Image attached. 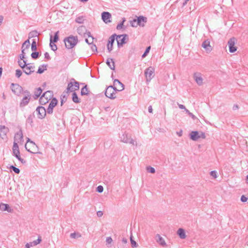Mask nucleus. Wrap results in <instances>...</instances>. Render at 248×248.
Here are the masks:
<instances>
[{"label": "nucleus", "instance_id": "nucleus-20", "mask_svg": "<svg viewBox=\"0 0 248 248\" xmlns=\"http://www.w3.org/2000/svg\"><path fill=\"white\" fill-rule=\"evenodd\" d=\"M23 140V135L21 129L18 132L16 133L14 137V141L19 142Z\"/></svg>", "mask_w": 248, "mask_h": 248}, {"label": "nucleus", "instance_id": "nucleus-4", "mask_svg": "<svg viewBox=\"0 0 248 248\" xmlns=\"http://www.w3.org/2000/svg\"><path fill=\"white\" fill-rule=\"evenodd\" d=\"M117 47L120 48L126 44L129 40V37L127 34H123L117 35L116 34V39Z\"/></svg>", "mask_w": 248, "mask_h": 248}, {"label": "nucleus", "instance_id": "nucleus-8", "mask_svg": "<svg viewBox=\"0 0 248 248\" xmlns=\"http://www.w3.org/2000/svg\"><path fill=\"white\" fill-rule=\"evenodd\" d=\"M36 111L38 118L40 119H44L46 114L47 111L44 107L42 106H38L36 108Z\"/></svg>", "mask_w": 248, "mask_h": 248}, {"label": "nucleus", "instance_id": "nucleus-43", "mask_svg": "<svg viewBox=\"0 0 248 248\" xmlns=\"http://www.w3.org/2000/svg\"><path fill=\"white\" fill-rule=\"evenodd\" d=\"M150 49H151V46H148L146 47L143 54L141 56L142 58H144L146 57L148 55Z\"/></svg>", "mask_w": 248, "mask_h": 248}, {"label": "nucleus", "instance_id": "nucleus-58", "mask_svg": "<svg viewBox=\"0 0 248 248\" xmlns=\"http://www.w3.org/2000/svg\"><path fill=\"white\" fill-rule=\"evenodd\" d=\"M199 136H200V138H202L203 139H204L206 138L205 133L202 131H199Z\"/></svg>", "mask_w": 248, "mask_h": 248}, {"label": "nucleus", "instance_id": "nucleus-51", "mask_svg": "<svg viewBox=\"0 0 248 248\" xmlns=\"http://www.w3.org/2000/svg\"><path fill=\"white\" fill-rule=\"evenodd\" d=\"M31 63L27 62V60H24L23 63L20 66V67L23 70V72L25 70L28 65H30Z\"/></svg>", "mask_w": 248, "mask_h": 248}, {"label": "nucleus", "instance_id": "nucleus-50", "mask_svg": "<svg viewBox=\"0 0 248 248\" xmlns=\"http://www.w3.org/2000/svg\"><path fill=\"white\" fill-rule=\"evenodd\" d=\"M49 46L53 51H56L58 49L57 45L54 43H51V42H49Z\"/></svg>", "mask_w": 248, "mask_h": 248}, {"label": "nucleus", "instance_id": "nucleus-37", "mask_svg": "<svg viewBox=\"0 0 248 248\" xmlns=\"http://www.w3.org/2000/svg\"><path fill=\"white\" fill-rule=\"evenodd\" d=\"M71 81H73V87H74V89L75 90V91L79 90L80 82L76 81L74 78H72L71 79Z\"/></svg>", "mask_w": 248, "mask_h": 248}, {"label": "nucleus", "instance_id": "nucleus-24", "mask_svg": "<svg viewBox=\"0 0 248 248\" xmlns=\"http://www.w3.org/2000/svg\"><path fill=\"white\" fill-rule=\"evenodd\" d=\"M43 92V89L41 87H38L34 90L32 97L34 100L37 99L41 96V94Z\"/></svg>", "mask_w": 248, "mask_h": 248}, {"label": "nucleus", "instance_id": "nucleus-52", "mask_svg": "<svg viewBox=\"0 0 248 248\" xmlns=\"http://www.w3.org/2000/svg\"><path fill=\"white\" fill-rule=\"evenodd\" d=\"M19 150V147H18V145L17 144V142L14 141V143H13V148H12V152L14 151V152H15L16 150Z\"/></svg>", "mask_w": 248, "mask_h": 248}, {"label": "nucleus", "instance_id": "nucleus-5", "mask_svg": "<svg viewBox=\"0 0 248 248\" xmlns=\"http://www.w3.org/2000/svg\"><path fill=\"white\" fill-rule=\"evenodd\" d=\"M154 72L155 68L152 66H150L145 70L144 74L146 78V82H150L151 80L154 78L155 76Z\"/></svg>", "mask_w": 248, "mask_h": 248}, {"label": "nucleus", "instance_id": "nucleus-12", "mask_svg": "<svg viewBox=\"0 0 248 248\" xmlns=\"http://www.w3.org/2000/svg\"><path fill=\"white\" fill-rule=\"evenodd\" d=\"M116 39V34L113 33L112 34L108 39L107 47L108 51L110 52L112 49L113 47V44L114 43L115 40Z\"/></svg>", "mask_w": 248, "mask_h": 248}, {"label": "nucleus", "instance_id": "nucleus-3", "mask_svg": "<svg viewBox=\"0 0 248 248\" xmlns=\"http://www.w3.org/2000/svg\"><path fill=\"white\" fill-rule=\"evenodd\" d=\"M53 95V92L52 91L48 90L45 92L40 97L39 100V104L42 105H45L51 99Z\"/></svg>", "mask_w": 248, "mask_h": 248}, {"label": "nucleus", "instance_id": "nucleus-16", "mask_svg": "<svg viewBox=\"0 0 248 248\" xmlns=\"http://www.w3.org/2000/svg\"><path fill=\"white\" fill-rule=\"evenodd\" d=\"M25 148L26 150L28 152H29V153H30L31 154H42L41 152L38 151V150H39L38 147L35 144V142H34V145H32L31 149H32V151L30 149H28L27 148V144H25Z\"/></svg>", "mask_w": 248, "mask_h": 248}, {"label": "nucleus", "instance_id": "nucleus-59", "mask_svg": "<svg viewBox=\"0 0 248 248\" xmlns=\"http://www.w3.org/2000/svg\"><path fill=\"white\" fill-rule=\"evenodd\" d=\"M113 86V91H114V93H115V94L117 93V92H121L122 91H123V90H122V89H118L116 87V86Z\"/></svg>", "mask_w": 248, "mask_h": 248}, {"label": "nucleus", "instance_id": "nucleus-63", "mask_svg": "<svg viewBox=\"0 0 248 248\" xmlns=\"http://www.w3.org/2000/svg\"><path fill=\"white\" fill-rule=\"evenodd\" d=\"M19 60H22L24 62V60H26L25 59V56H24V54H20L18 56Z\"/></svg>", "mask_w": 248, "mask_h": 248}, {"label": "nucleus", "instance_id": "nucleus-10", "mask_svg": "<svg viewBox=\"0 0 248 248\" xmlns=\"http://www.w3.org/2000/svg\"><path fill=\"white\" fill-rule=\"evenodd\" d=\"M236 41V38L233 37L229 40L228 42V45L229 47V50L230 53H234L237 50V47L235 46Z\"/></svg>", "mask_w": 248, "mask_h": 248}, {"label": "nucleus", "instance_id": "nucleus-23", "mask_svg": "<svg viewBox=\"0 0 248 248\" xmlns=\"http://www.w3.org/2000/svg\"><path fill=\"white\" fill-rule=\"evenodd\" d=\"M9 131L8 127L5 125H0V137L3 139V137L6 136L7 132Z\"/></svg>", "mask_w": 248, "mask_h": 248}, {"label": "nucleus", "instance_id": "nucleus-62", "mask_svg": "<svg viewBox=\"0 0 248 248\" xmlns=\"http://www.w3.org/2000/svg\"><path fill=\"white\" fill-rule=\"evenodd\" d=\"M45 59L46 60L48 61L51 59V57L49 56V54L48 52H46L44 53Z\"/></svg>", "mask_w": 248, "mask_h": 248}, {"label": "nucleus", "instance_id": "nucleus-15", "mask_svg": "<svg viewBox=\"0 0 248 248\" xmlns=\"http://www.w3.org/2000/svg\"><path fill=\"white\" fill-rule=\"evenodd\" d=\"M193 78L195 79L196 82L199 86H201L203 84V78L202 77V74L201 73H194L193 74Z\"/></svg>", "mask_w": 248, "mask_h": 248}, {"label": "nucleus", "instance_id": "nucleus-41", "mask_svg": "<svg viewBox=\"0 0 248 248\" xmlns=\"http://www.w3.org/2000/svg\"><path fill=\"white\" fill-rule=\"evenodd\" d=\"M9 169L13 170L15 173L16 174H19L20 172V170L19 169L16 167L15 166H14V165H11L10 167H9Z\"/></svg>", "mask_w": 248, "mask_h": 248}, {"label": "nucleus", "instance_id": "nucleus-42", "mask_svg": "<svg viewBox=\"0 0 248 248\" xmlns=\"http://www.w3.org/2000/svg\"><path fill=\"white\" fill-rule=\"evenodd\" d=\"M70 236L71 238L77 239L81 237V234L79 232H74L70 234Z\"/></svg>", "mask_w": 248, "mask_h": 248}, {"label": "nucleus", "instance_id": "nucleus-36", "mask_svg": "<svg viewBox=\"0 0 248 248\" xmlns=\"http://www.w3.org/2000/svg\"><path fill=\"white\" fill-rule=\"evenodd\" d=\"M39 34V32L37 30H33L30 31L29 33V39L35 37H38Z\"/></svg>", "mask_w": 248, "mask_h": 248}, {"label": "nucleus", "instance_id": "nucleus-39", "mask_svg": "<svg viewBox=\"0 0 248 248\" xmlns=\"http://www.w3.org/2000/svg\"><path fill=\"white\" fill-rule=\"evenodd\" d=\"M113 84L114 86H117V84L120 85L121 86L122 90H124V85L118 79H114Z\"/></svg>", "mask_w": 248, "mask_h": 248}, {"label": "nucleus", "instance_id": "nucleus-60", "mask_svg": "<svg viewBox=\"0 0 248 248\" xmlns=\"http://www.w3.org/2000/svg\"><path fill=\"white\" fill-rule=\"evenodd\" d=\"M91 45H92L91 49L92 50V51L97 52V48L96 46L93 43V44H91Z\"/></svg>", "mask_w": 248, "mask_h": 248}, {"label": "nucleus", "instance_id": "nucleus-57", "mask_svg": "<svg viewBox=\"0 0 248 248\" xmlns=\"http://www.w3.org/2000/svg\"><path fill=\"white\" fill-rule=\"evenodd\" d=\"M248 200V197H246L245 195H242L240 198V201L242 202H246Z\"/></svg>", "mask_w": 248, "mask_h": 248}, {"label": "nucleus", "instance_id": "nucleus-18", "mask_svg": "<svg viewBox=\"0 0 248 248\" xmlns=\"http://www.w3.org/2000/svg\"><path fill=\"white\" fill-rule=\"evenodd\" d=\"M0 210L1 211H7L9 213H12L13 209L11 208L8 204L1 202L0 203Z\"/></svg>", "mask_w": 248, "mask_h": 248}, {"label": "nucleus", "instance_id": "nucleus-61", "mask_svg": "<svg viewBox=\"0 0 248 248\" xmlns=\"http://www.w3.org/2000/svg\"><path fill=\"white\" fill-rule=\"evenodd\" d=\"M27 45H31L30 39H29V38L23 43L22 45V47H24V46Z\"/></svg>", "mask_w": 248, "mask_h": 248}, {"label": "nucleus", "instance_id": "nucleus-25", "mask_svg": "<svg viewBox=\"0 0 248 248\" xmlns=\"http://www.w3.org/2000/svg\"><path fill=\"white\" fill-rule=\"evenodd\" d=\"M106 63L110 69L112 70H115V62L113 59L110 58H108Z\"/></svg>", "mask_w": 248, "mask_h": 248}, {"label": "nucleus", "instance_id": "nucleus-47", "mask_svg": "<svg viewBox=\"0 0 248 248\" xmlns=\"http://www.w3.org/2000/svg\"><path fill=\"white\" fill-rule=\"evenodd\" d=\"M146 170L148 172L151 173H154L155 172V170L154 168L148 166L146 167Z\"/></svg>", "mask_w": 248, "mask_h": 248}, {"label": "nucleus", "instance_id": "nucleus-19", "mask_svg": "<svg viewBox=\"0 0 248 248\" xmlns=\"http://www.w3.org/2000/svg\"><path fill=\"white\" fill-rule=\"evenodd\" d=\"M12 155L14 156L16 159H18L22 164H25L27 163V161L22 158L20 156V151L19 150H16L15 152L13 151Z\"/></svg>", "mask_w": 248, "mask_h": 248}, {"label": "nucleus", "instance_id": "nucleus-2", "mask_svg": "<svg viewBox=\"0 0 248 248\" xmlns=\"http://www.w3.org/2000/svg\"><path fill=\"white\" fill-rule=\"evenodd\" d=\"M129 22L132 27H137L138 26L143 27L147 22V18L143 16H136Z\"/></svg>", "mask_w": 248, "mask_h": 248}, {"label": "nucleus", "instance_id": "nucleus-21", "mask_svg": "<svg viewBox=\"0 0 248 248\" xmlns=\"http://www.w3.org/2000/svg\"><path fill=\"white\" fill-rule=\"evenodd\" d=\"M31 99V97L24 96L19 103L20 108H24L26 106L29 104Z\"/></svg>", "mask_w": 248, "mask_h": 248}, {"label": "nucleus", "instance_id": "nucleus-34", "mask_svg": "<svg viewBox=\"0 0 248 248\" xmlns=\"http://www.w3.org/2000/svg\"><path fill=\"white\" fill-rule=\"evenodd\" d=\"M35 117L34 111L30 114L26 120V123H29L31 127L33 126V118Z\"/></svg>", "mask_w": 248, "mask_h": 248}, {"label": "nucleus", "instance_id": "nucleus-30", "mask_svg": "<svg viewBox=\"0 0 248 248\" xmlns=\"http://www.w3.org/2000/svg\"><path fill=\"white\" fill-rule=\"evenodd\" d=\"M47 64H43L42 65H40L38 67L37 73L39 74H43L45 72V71L47 70Z\"/></svg>", "mask_w": 248, "mask_h": 248}, {"label": "nucleus", "instance_id": "nucleus-40", "mask_svg": "<svg viewBox=\"0 0 248 248\" xmlns=\"http://www.w3.org/2000/svg\"><path fill=\"white\" fill-rule=\"evenodd\" d=\"M31 51H34L37 49V42L36 39H33L32 40V43L31 44Z\"/></svg>", "mask_w": 248, "mask_h": 248}, {"label": "nucleus", "instance_id": "nucleus-9", "mask_svg": "<svg viewBox=\"0 0 248 248\" xmlns=\"http://www.w3.org/2000/svg\"><path fill=\"white\" fill-rule=\"evenodd\" d=\"M11 89L12 92L17 96H19L23 91V88L17 83H12L11 84Z\"/></svg>", "mask_w": 248, "mask_h": 248}, {"label": "nucleus", "instance_id": "nucleus-54", "mask_svg": "<svg viewBox=\"0 0 248 248\" xmlns=\"http://www.w3.org/2000/svg\"><path fill=\"white\" fill-rule=\"evenodd\" d=\"M21 93L24 94L25 95V96H28V97H31V93L27 90H23V91Z\"/></svg>", "mask_w": 248, "mask_h": 248}, {"label": "nucleus", "instance_id": "nucleus-32", "mask_svg": "<svg viewBox=\"0 0 248 248\" xmlns=\"http://www.w3.org/2000/svg\"><path fill=\"white\" fill-rule=\"evenodd\" d=\"M32 51V52L31 53V56L33 60L38 59L41 55V52L37 51V50Z\"/></svg>", "mask_w": 248, "mask_h": 248}, {"label": "nucleus", "instance_id": "nucleus-26", "mask_svg": "<svg viewBox=\"0 0 248 248\" xmlns=\"http://www.w3.org/2000/svg\"><path fill=\"white\" fill-rule=\"evenodd\" d=\"M177 233L179 237L182 239H185L186 237L185 230L183 228H179L177 230Z\"/></svg>", "mask_w": 248, "mask_h": 248}, {"label": "nucleus", "instance_id": "nucleus-64", "mask_svg": "<svg viewBox=\"0 0 248 248\" xmlns=\"http://www.w3.org/2000/svg\"><path fill=\"white\" fill-rule=\"evenodd\" d=\"M106 241L108 244H110L112 242V239L111 237H108Z\"/></svg>", "mask_w": 248, "mask_h": 248}, {"label": "nucleus", "instance_id": "nucleus-27", "mask_svg": "<svg viewBox=\"0 0 248 248\" xmlns=\"http://www.w3.org/2000/svg\"><path fill=\"white\" fill-rule=\"evenodd\" d=\"M89 93L90 91L88 89L87 84H85V85L81 89L80 95L81 96H88L89 94Z\"/></svg>", "mask_w": 248, "mask_h": 248}, {"label": "nucleus", "instance_id": "nucleus-46", "mask_svg": "<svg viewBox=\"0 0 248 248\" xmlns=\"http://www.w3.org/2000/svg\"><path fill=\"white\" fill-rule=\"evenodd\" d=\"M67 100V96L65 94H62L61 96V106H62Z\"/></svg>", "mask_w": 248, "mask_h": 248}, {"label": "nucleus", "instance_id": "nucleus-35", "mask_svg": "<svg viewBox=\"0 0 248 248\" xmlns=\"http://www.w3.org/2000/svg\"><path fill=\"white\" fill-rule=\"evenodd\" d=\"M77 32L79 35L85 34L87 32V29L84 26H80L77 29Z\"/></svg>", "mask_w": 248, "mask_h": 248}, {"label": "nucleus", "instance_id": "nucleus-33", "mask_svg": "<svg viewBox=\"0 0 248 248\" xmlns=\"http://www.w3.org/2000/svg\"><path fill=\"white\" fill-rule=\"evenodd\" d=\"M156 237L158 238L157 239V242L159 245L163 247L166 246V243L164 240V239L158 234H156Z\"/></svg>", "mask_w": 248, "mask_h": 248}, {"label": "nucleus", "instance_id": "nucleus-13", "mask_svg": "<svg viewBox=\"0 0 248 248\" xmlns=\"http://www.w3.org/2000/svg\"><path fill=\"white\" fill-rule=\"evenodd\" d=\"M202 46L205 49L207 53H210L213 49L212 47L210 45V41L208 39L205 40L202 42Z\"/></svg>", "mask_w": 248, "mask_h": 248}, {"label": "nucleus", "instance_id": "nucleus-28", "mask_svg": "<svg viewBox=\"0 0 248 248\" xmlns=\"http://www.w3.org/2000/svg\"><path fill=\"white\" fill-rule=\"evenodd\" d=\"M125 21V18L124 17H123L120 22L117 24L116 26V29L118 30L121 29L125 30L126 29V27L124 26V24Z\"/></svg>", "mask_w": 248, "mask_h": 248}, {"label": "nucleus", "instance_id": "nucleus-55", "mask_svg": "<svg viewBox=\"0 0 248 248\" xmlns=\"http://www.w3.org/2000/svg\"><path fill=\"white\" fill-rule=\"evenodd\" d=\"M186 112L193 120H195L196 119H197L196 116H195L192 113L190 112L187 109H186Z\"/></svg>", "mask_w": 248, "mask_h": 248}, {"label": "nucleus", "instance_id": "nucleus-49", "mask_svg": "<svg viewBox=\"0 0 248 248\" xmlns=\"http://www.w3.org/2000/svg\"><path fill=\"white\" fill-rule=\"evenodd\" d=\"M23 72L22 70H21L20 69H16V70L15 76L17 78H19L22 76Z\"/></svg>", "mask_w": 248, "mask_h": 248}, {"label": "nucleus", "instance_id": "nucleus-48", "mask_svg": "<svg viewBox=\"0 0 248 248\" xmlns=\"http://www.w3.org/2000/svg\"><path fill=\"white\" fill-rule=\"evenodd\" d=\"M34 68H35L34 66H32V65H31L30 64L28 65L27 67V69H29V72H27V73H29V74H31L32 73H33L34 72Z\"/></svg>", "mask_w": 248, "mask_h": 248}, {"label": "nucleus", "instance_id": "nucleus-6", "mask_svg": "<svg viewBox=\"0 0 248 248\" xmlns=\"http://www.w3.org/2000/svg\"><path fill=\"white\" fill-rule=\"evenodd\" d=\"M58 103V101L56 97H53L50 100V101L49 103L48 106L46 109L47 111V113L48 114H52L53 112L54 108L57 105Z\"/></svg>", "mask_w": 248, "mask_h": 248}, {"label": "nucleus", "instance_id": "nucleus-45", "mask_svg": "<svg viewBox=\"0 0 248 248\" xmlns=\"http://www.w3.org/2000/svg\"><path fill=\"white\" fill-rule=\"evenodd\" d=\"M84 20V18L83 16H78L75 19L76 22L79 23V24L83 23Z\"/></svg>", "mask_w": 248, "mask_h": 248}, {"label": "nucleus", "instance_id": "nucleus-17", "mask_svg": "<svg viewBox=\"0 0 248 248\" xmlns=\"http://www.w3.org/2000/svg\"><path fill=\"white\" fill-rule=\"evenodd\" d=\"M189 138L193 141H197L200 139L199 131H192L189 134Z\"/></svg>", "mask_w": 248, "mask_h": 248}, {"label": "nucleus", "instance_id": "nucleus-44", "mask_svg": "<svg viewBox=\"0 0 248 248\" xmlns=\"http://www.w3.org/2000/svg\"><path fill=\"white\" fill-rule=\"evenodd\" d=\"M42 241L41 236H39L38 237V239L36 240L33 241L32 242H30L31 245L33 246H36L37 245L40 244Z\"/></svg>", "mask_w": 248, "mask_h": 248}, {"label": "nucleus", "instance_id": "nucleus-11", "mask_svg": "<svg viewBox=\"0 0 248 248\" xmlns=\"http://www.w3.org/2000/svg\"><path fill=\"white\" fill-rule=\"evenodd\" d=\"M105 94L106 96L111 99H114L116 98L115 93L113 91V86L110 85L107 87L105 91Z\"/></svg>", "mask_w": 248, "mask_h": 248}, {"label": "nucleus", "instance_id": "nucleus-14", "mask_svg": "<svg viewBox=\"0 0 248 248\" xmlns=\"http://www.w3.org/2000/svg\"><path fill=\"white\" fill-rule=\"evenodd\" d=\"M101 18L103 22L106 24L111 22L110 20L111 15L108 12H103L101 13Z\"/></svg>", "mask_w": 248, "mask_h": 248}, {"label": "nucleus", "instance_id": "nucleus-56", "mask_svg": "<svg viewBox=\"0 0 248 248\" xmlns=\"http://www.w3.org/2000/svg\"><path fill=\"white\" fill-rule=\"evenodd\" d=\"M104 190V187L103 186L100 185L96 188V191L98 193H102Z\"/></svg>", "mask_w": 248, "mask_h": 248}, {"label": "nucleus", "instance_id": "nucleus-1", "mask_svg": "<svg viewBox=\"0 0 248 248\" xmlns=\"http://www.w3.org/2000/svg\"><path fill=\"white\" fill-rule=\"evenodd\" d=\"M63 42L65 44L66 48L68 49H72L78 43V37L77 36L70 35L64 38Z\"/></svg>", "mask_w": 248, "mask_h": 248}, {"label": "nucleus", "instance_id": "nucleus-7", "mask_svg": "<svg viewBox=\"0 0 248 248\" xmlns=\"http://www.w3.org/2000/svg\"><path fill=\"white\" fill-rule=\"evenodd\" d=\"M120 138L121 139V141L124 143H129L132 145H135L137 146V142L133 139L130 138V137L129 138L128 134L126 133V132L123 133V134L120 136Z\"/></svg>", "mask_w": 248, "mask_h": 248}, {"label": "nucleus", "instance_id": "nucleus-29", "mask_svg": "<svg viewBox=\"0 0 248 248\" xmlns=\"http://www.w3.org/2000/svg\"><path fill=\"white\" fill-rule=\"evenodd\" d=\"M72 100L75 103L78 104L81 102V99L78 98V95L76 92H74L72 93Z\"/></svg>", "mask_w": 248, "mask_h": 248}, {"label": "nucleus", "instance_id": "nucleus-22", "mask_svg": "<svg viewBox=\"0 0 248 248\" xmlns=\"http://www.w3.org/2000/svg\"><path fill=\"white\" fill-rule=\"evenodd\" d=\"M59 31H57L54 33V35L53 36L52 34L50 35V39L49 42L51 43H56L59 40Z\"/></svg>", "mask_w": 248, "mask_h": 248}, {"label": "nucleus", "instance_id": "nucleus-53", "mask_svg": "<svg viewBox=\"0 0 248 248\" xmlns=\"http://www.w3.org/2000/svg\"><path fill=\"white\" fill-rule=\"evenodd\" d=\"M210 175L214 179H216L217 177V173L216 170H212L210 171Z\"/></svg>", "mask_w": 248, "mask_h": 248}, {"label": "nucleus", "instance_id": "nucleus-38", "mask_svg": "<svg viewBox=\"0 0 248 248\" xmlns=\"http://www.w3.org/2000/svg\"><path fill=\"white\" fill-rule=\"evenodd\" d=\"M130 241L132 248H137L138 246V243L134 240V237L131 234L130 236Z\"/></svg>", "mask_w": 248, "mask_h": 248}, {"label": "nucleus", "instance_id": "nucleus-31", "mask_svg": "<svg viewBox=\"0 0 248 248\" xmlns=\"http://www.w3.org/2000/svg\"><path fill=\"white\" fill-rule=\"evenodd\" d=\"M66 93H68L70 92H72V93L74 92H75V90L74 89V87H73V81H70L67 85V87L66 89Z\"/></svg>", "mask_w": 248, "mask_h": 248}]
</instances>
